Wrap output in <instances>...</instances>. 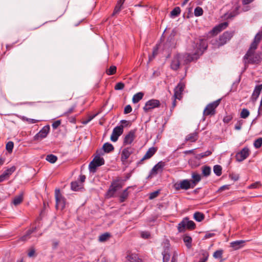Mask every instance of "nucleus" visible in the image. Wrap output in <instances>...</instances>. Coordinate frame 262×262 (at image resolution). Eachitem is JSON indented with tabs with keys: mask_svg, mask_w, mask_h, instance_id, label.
Masks as SVG:
<instances>
[{
	"mask_svg": "<svg viewBox=\"0 0 262 262\" xmlns=\"http://www.w3.org/2000/svg\"><path fill=\"white\" fill-rule=\"evenodd\" d=\"M207 47L208 44L206 40L199 39L196 43V49L193 53H186L184 55L177 54L173 57L170 65L171 68L173 70H177L180 64H186L197 59L207 49Z\"/></svg>",
	"mask_w": 262,
	"mask_h": 262,
	"instance_id": "1",
	"label": "nucleus"
},
{
	"mask_svg": "<svg viewBox=\"0 0 262 262\" xmlns=\"http://www.w3.org/2000/svg\"><path fill=\"white\" fill-rule=\"evenodd\" d=\"M262 39V32H259L255 35L253 41L252 42L250 47L244 56L245 62L256 63L259 61L257 56H254V51L256 49L258 43Z\"/></svg>",
	"mask_w": 262,
	"mask_h": 262,
	"instance_id": "2",
	"label": "nucleus"
},
{
	"mask_svg": "<svg viewBox=\"0 0 262 262\" xmlns=\"http://www.w3.org/2000/svg\"><path fill=\"white\" fill-rule=\"evenodd\" d=\"M232 31H226L221 35L218 39H212L211 43L214 48H219L229 41L233 35Z\"/></svg>",
	"mask_w": 262,
	"mask_h": 262,
	"instance_id": "3",
	"label": "nucleus"
},
{
	"mask_svg": "<svg viewBox=\"0 0 262 262\" xmlns=\"http://www.w3.org/2000/svg\"><path fill=\"white\" fill-rule=\"evenodd\" d=\"M104 164L103 158L99 157H95L93 160L90 162L89 165V169L91 172L94 173L96 172L97 168Z\"/></svg>",
	"mask_w": 262,
	"mask_h": 262,
	"instance_id": "4",
	"label": "nucleus"
},
{
	"mask_svg": "<svg viewBox=\"0 0 262 262\" xmlns=\"http://www.w3.org/2000/svg\"><path fill=\"white\" fill-rule=\"evenodd\" d=\"M195 227V224L192 221H189L187 218L184 219L181 222L178 226L179 232H182L184 231L185 228L189 229H193Z\"/></svg>",
	"mask_w": 262,
	"mask_h": 262,
	"instance_id": "5",
	"label": "nucleus"
},
{
	"mask_svg": "<svg viewBox=\"0 0 262 262\" xmlns=\"http://www.w3.org/2000/svg\"><path fill=\"white\" fill-rule=\"evenodd\" d=\"M221 99H218L208 104L203 112L204 116L214 115L215 113V109L219 105Z\"/></svg>",
	"mask_w": 262,
	"mask_h": 262,
	"instance_id": "6",
	"label": "nucleus"
},
{
	"mask_svg": "<svg viewBox=\"0 0 262 262\" xmlns=\"http://www.w3.org/2000/svg\"><path fill=\"white\" fill-rule=\"evenodd\" d=\"M55 197L56 200V208L61 210H63L65 206V201L64 197L60 193L59 189H55Z\"/></svg>",
	"mask_w": 262,
	"mask_h": 262,
	"instance_id": "7",
	"label": "nucleus"
},
{
	"mask_svg": "<svg viewBox=\"0 0 262 262\" xmlns=\"http://www.w3.org/2000/svg\"><path fill=\"white\" fill-rule=\"evenodd\" d=\"M176 190L180 189L187 190L190 188H193L194 187L192 185L191 181L188 180H183L180 182L176 183L174 185Z\"/></svg>",
	"mask_w": 262,
	"mask_h": 262,
	"instance_id": "8",
	"label": "nucleus"
},
{
	"mask_svg": "<svg viewBox=\"0 0 262 262\" xmlns=\"http://www.w3.org/2000/svg\"><path fill=\"white\" fill-rule=\"evenodd\" d=\"M160 105V102L159 100L150 99L146 102L145 106L143 107V110L145 112L147 113L155 108L159 107Z\"/></svg>",
	"mask_w": 262,
	"mask_h": 262,
	"instance_id": "9",
	"label": "nucleus"
},
{
	"mask_svg": "<svg viewBox=\"0 0 262 262\" xmlns=\"http://www.w3.org/2000/svg\"><path fill=\"white\" fill-rule=\"evenodd\" d=\"M50 126L46 125L33 137L34 141H39L46 138L49 133Z\"/></svg>",
	"mask_w": 262,
	"mask_h": 262,
	"instance_id": "10",
	"label": "nucleus"
},
{
	"mask_svg": "<svg viewBox=\"0 0 262 262\" xmlns=\"http://www.w3.org/2000/svg\"><path fill=\"white\" fill-rule=\"evenodd\" d=\"M123 125H121L115 127L113 130L111 136V140L113 142H116L118 137L123 133Z\"/></svg>",
	"mask_w": 262,
	"mask_h": 262,
	"instance_id": "11",
	"label": "nucleus"
},
{
	"mask_svg": "<svg viewBox=\"0 0 262 262\" xmlns=\"http://www.w3.org/2000/svg\"><path fill=\"white\" fill-rule=\"evenodd\" d=\"M249 155V149L247 147H244L241 151L235 156L236 159L238 162H242L245 160Z\"/></svg>",
	"mask_w": 262,
	"mask_h": 262,
	"instance_id": "12",
	"label": "nucleus"
},
{
	"mask_svg": "<svg viewBox=\"0 0 262 262\" xmlns=\"http://www.w3.org/2000/svg\"><path fill=\"white\" fill-rule=\"evenodd\" d=\"M121 187H122V185L118 181L114 182L112 184V185L108 190V195L111 197L112 196L114 195V194L115 193V192L117 190H118V189H119L120 188H121Z\"/></svg>",
	"mask_w": 262,
	"mask_h": 262,
	"instance_id": "13",
	"label": "nucleus"
},
{
	"mask_svg": "<svg viewBox=\"0 0 262 262\" xmlns=\"http://www.w3.org/2000/svg\"><path fill=\"white\" fill-rule=\"evenodd\" d=\"M184 87L185 85L184 83L182 82L179 83L174 89V93L173 97L180 100L181 98L182 93L184 91Z\"/></svg>",
	"mask_w": 262,
	"mask_h": 262,
	"instance_id": "14",
	"label": "nucleus"
},
{
	"mask_svg": "<svg viewBox=\"0 0 262 262\" xmlns=\"http://www.w3.org/2000/svg\"><path fill=\"white\" fill-rule=\"evenodd\" d=\"M132 154V150L130 148H125L123 149L121 154V161L123 164L126 162L127 159Z\"/></svg>",
	"mask_w": 262,
	"mask_h": 262,
	"instance_id": "15",
	"label": "nucleus"
},
{
	"mask_svg": "<svg viewBox=\"0 0 262 262\" xmlns=\"http://www.w3.org/2000/svg\"><path fill=\"white\" fill-rule=\"evenodd\" d=\"M262 90V84L256 85L251 97V100L252 102H255L259 97Z\"/></svg>",
	"mask_w": 262,
	"mask_h": 262,
	"instance_id": "16",
	"label": "nucleus"
},
{
	"mask_svg": "<svg viewBox=\"0 0 262 262\" xmlns=\"http://www.w3.org/2000/svg\"><path fill=\"white\" fill-rule=\"evenodd\" d=\"M164 166V162L162 161L158 162L151 169L150 171V174L156 175L158 172H162Z\"/></svg>",
	"mask_w": 262,
	"mask_h": 262,
	"instance_id": "17",
	"label": "nucleus"
},
{
	"mask_svg": "<svg viewBox=\"0 0 262 262\" xmlns=\"http://www.w3.org/2000/svg\"><path fill=\"white\" fill-rule=\"evenodd\" d=\"M135 138V131L130 130L125 136L123 143L124 145L130 144Z\"/></svg>",
	"mask_w": 262,
	"mask_h": 262,
	"instance_id": "18",
	"label": "nucleus"
},
{
	"mask_svg": "<svg viewBox=\"0 0 262 262\" xmlns=\"http://www.w3.org/2000/svg\"><path fill=\"white\" fill-rule=\"evenodd\" d=\"M228 24L227 22L221 23L219 25L214 27L211 31L210 33L213 35H216L222 31L223 29H225L228 26Z\"/></svg>",
	"mask_w": 262,
	"mask_h": 262,
	"instance_id": "19",
	"label": "nucleus"
},
{
	"mask_svg": "<svg viewBox=\"0 0 262 262\" xmlns=\"http://www.w3.org/2000/svg\"><path fill=\"white\" fill-rule=\"evenodd\" d=\"M127 262H142L138 255L136 253H129L126 256Z\"/></svg>",
	"mask_w": 262,
	"mask_h": 262,
	"instance_id": "20",
	"label": "nucleus"
},
{
	"mask_svg": "<svg viewBox=\"0 0 262 262\" xmlns=\"http://www.w3.org/2000/svg\"><path fill=\"white\" fill-rule=\"evenodd\" d=\"M36 229V227H34V228H33L32 229H29L28 230L26 234L22 236L21 237H20L19 239V241H22V242H25L26 241H27L28 239H29L31 237V234L33 232H34Z\"/></svg>",
	"mask_w": 262,
	"mask_h": 262,
	"instance_id": "21",
	"label": "nucleus"
},
{
	"mask_svg": "<svg viewBox=\"0 0 262 262\" xmlns=\"http://www.w3.org/2000/svg\"><path fill=\"white\" fill-rule=\"evenodd\" d=\"M245 241L243 240L236 241L230 243V246L234 250H237L243 246Z\"/></svg>",
	"mask_w": 262,
	"mask_h": 262,
	"instance_id": "22",
	"label": "nucleus"
},
{
	"mask_svg": "<svg viewBox=\"0 0 262 262\" xmlns=\"http://www.w3.org/2000/svg\"><path fill=\"white\" fill-rule=\"evenodd\" d=\"M156 149L155 147L150 148L146 152L144 157L141 159V161H143L146 159L150 158L156 152Z\"/></svg>",
	"mask_w": 262,
	"mask_h": 262,
	"instance_id": "23",
	"label": "nucleus"
},
{
	"mask_svg": "<svg viewBox=\"0 0 262 262\" xmlns=\"http://www.w3.org/2000/svg\"><path fill=\"white\" fill-rule=\"evenodd\" d=\"M83 188V184L75 181L71 183V189L74 191H78Z\"/></svg>",
	"mask_w": 262,
	"mask_h": 262,
	"instance_id": "24",
	"label": "nucleus"
},
{
	"mask_svg": "<svg viewBox=\"0 0 262 262\" xmlns=\"http://www.w3.org/2000/svg\"><path fill=\"white\" fill-rule=\"evenodd\" d=\"M192 178L193 179V180L190 181L193 187H194L196 184L200 181L201 179V177L200 174L197 173H193L192 174Z\"/></svg>",
	"mask_w": 262,
	"mask_h": 262,
	"instance_id": "25",
	"label": "nucleus"
},
{
	"mask_svg": "<svg viewBox=\"0 0 262 262\" xmlns=\"http://www.w3.org/2000/svg\"><path fill=\"white\" fill-rule=\"evenodd\" d=\"M198 139V134L196 133H193L188 135L185 138L186 141L195 142Z\"/></svg>",
	"mask_w": 262,
	"mask_h": 262,
	"instance_id": "26",
	"label": "nucleus"
},
{
	"mask_svg": "<svg viewBox=\"0 0 262 262\" xmlns=\"http://www.w3.org/2000/svg\"><path fill=\"white\" fill-rule=\"evenodd\" d=\"M144 96V94L142 92H139L133 96L132 101L134 103H138L140 100H141Z\"/></svg>",
	"mask_w": 262,
	"mask_h": 262,
	"instance_id": "27",
	"label": "nucleus"
},
{
	"mask_svg": "<svg viewBox=\"0 0 262 262\" xmlns=\"http://www.w3.org/2000/svg\"><path fill=\"white\" fill-rule=\"evenodd\" d=\"M183 241L185 243L186 247L188 248H190L191 247V242H192L191 237L189 235H185L183 236Z\"/></svg>",
	"mask_w": 262,
	"mask_h": 262,
	"instance_id": "28",
	"label": "nucleus"
},
{
	"mask_svg": "<svg viewBox=\"0 0 262 262\" xmlns=\"http://www.w3.org/2000/svg\"><path fill=\"white\" fill-rule=\"evenodd\" d=\"M23 200V194L21 193L14 197L13 200V203L14 205L17 206L20 204Z\"/></svg>",
	"mask_w": 262,
	"mask_h": 262,
	"instance_id": "29",
	"label": "nucleus"
},
{
	"mask_svg": "<svg viewBox=\"0 0 262 262\" xmlns=\"http://www.w3.org/2000/svg\"><path fill=\"white\" fill-rule=\"evenodd\" d=\"M103 149L105 152H109L114 149L113 145L109 143H105L103 145Z\"/></svg>",
	"mask_w": 262,
	"mask_h": 262,
	"instance_id": "30",
	"label": "nucleus"
},
{
	"mask_svg": "<svg viewBox=\"0 0 262 262\" xmlns=\"http://www.w3.org/2000/svg\"><path fill=\"white\" fill-rule=\"evenodd\" d=\"M193 218L198 222H201L204 219V215L201 212H196L194 213Z\"/></svg>",
	"mask_w": 262,
	"mask_h": 262,
	"instance_id": "31",
	"label": "nucleus"
},
{
	"mask_svg": "<svg viewBox=\"0 0 262 262\" xmlns=\"http://www.w3.org/2000/svg\"><path fill=\"white\" fill-rule=\"evenodd\" d=\"M16 170V167L14 166H12L11 167L8 168L6 169L4 172L3 174L6 177V178L9 177L10 175L12 174L13 172L15 171Z\"/></svg>",
	"mask_w": 262,
	"mask_h": 262,
	"instance_id": "32",
	"label": "nucleus"
},
{
	"mask_svg": "<svg viewBox=\"0 0 262 262\" xmlns=\"http://www.w3.org/2000/svg\"><path fill=\"white\" fill-rule=\"evenodd\" d=\"M46 160L51 163H54L57 160V157L52 154L48 155L46 156Z\"/></svg>",
	"mask_w": 262,
	"mask_h": 262,
	"instance_id": "33",
	"label": "nucleus"
},
{
	"mask_svg": "<svg viewBox=\"0 0 262 262\" xmlns=\"http://www.w3.org/2000/svg\"><path fill=\"white\" fill-rule=\"evenodd\" d=\"M222 168L220 165H216L213 167V171L217 176H220L222 174Z\"/></svg>",
	"mask_w": 262,
	"mask_h": 262,
	"instance_id": "34",
	"label": "nucleus"
},
{
	"mask_svg": "<svg viewBox=\"0 0 262 262\" xmlns=\"http://www.w3.org/2000/svg\"><path fill=\"white\" fill-rule=\"evenodd\" d=\"M181 12V9L179 7H175L170 12L171 17H176L178 16Z\"/></svg>",
	"mask_w": 262,
	"mask_h": 262,
	"instance_id": "35",
	"label": "nucleus"
},
{
	"mask_svg": "<svg viewBox=\"0 0 262 262\" xmlns=\"http://www.w3.org/2000/svg\"><path fill=\"white\" fill-rule=\"evenodd\" d=\"M210 172L211 168L210 167L207 166L202 167V173L204 176H208L210 174Z\"/></svg>",
	"mask_w": 262,
	"mask_h": 262,
	"instance_id": "36",
	"label": "nucleus"
},
{
	"mask_svg": "<svg viewBox=\"0 0 262 262\" xmlns=\"http://www.w3.org/2000/svg\"><path fill=\"white\" fill-rule=\"evenodd\" d=\"M110 237V234L108 233H105L100 235L99 237V241L100 242H103L106 241Z\"/></svg>",
	"mask_w": 262,
	"mask_h": 262,
	"instance_id": "37",
	"label": "nucleus"
},
{
	"mask_svg": "<svg viewBox=\"0 0 262 262\" xmlns=\"http://www.w3.org/2000/svg\"><path fill=\"white\" fill-rule=\"evenodd\" d=\"M203 14V10L200 7H197L195 8L194 11V14L195 16H200Z\"/></svg>",
	"mask_w": 262,
	"mask_h": 262,
	"instance_id": "38",
	"label": "nucleus"
},
{
	"mask_svg": "<svg viewBox=\"0 0 262 262\" xmlns=\"http://www.w3.org/2000/svg\"><path fill=\"white\" fill-rule=\"evenodd\" d=\"M249 111L247 108H243L241 113V117L243 119H246L249 116Z\"/></svg>",
	"mask_w": 262,
	"mask_h": 262,
	"instance_id": "39",
	"label": "nucleus"
},
{
	"mask_svg": "<svg viewBox=\"0 0 262 262\" xmlns=\"http://www.w3.org/2000/svg\"><path fill=\"white\" fill-rule=\"evenodd\" d=\"M116 69L117 68L116 66H112L106 70V74L108 75H113L116 72Z\"/></svg>",
	"mask_w": 262,
	"mask_h": 262,
	"instance_id": "40",
	"label": "nucleus"
},
{
	"mask_svg": "<svg viewBox=\"0 0 262 262\" xmlns=\"http://www.w3.org/2000/svg\"><path fill=\"white\" fill-rule=\"evenodd\" d=\"M14 147V143L12 141H9L6 146V149L9 152H12Z\"/></svg>",
	"mask_w": 262,
	"mask_h": 262,
	"instance_id": "41",
	"label": "nucleus"
},
{
	"mask_svg": "<svg viewBox=\"0 0 262 262\" xmlns=\"http://www.w3.org/2000/svg\"><path fill=\"white\" fill-rule=\"evenodd\" d=\"M128 188L125 189L120 195V201L121 202H123L127 199V198L128 196V192H127Z\"/></svg>",
	"mask_w": 262,
	"mask_h": 262,
	"instance_id": "42",
	"label": "nucleus"
},
{
	"mask_svg": "<svg viewBox=\"0 0 262 262\" xmlns=\"http://www.w3.org/2000/svg\"><path fill=\"white\" fill-rule=\"evenodd\" d=\"M262 145V138L257 139L254 142V146L256 148H259Z\"/></svg>",
	"mask_w": 262,
	"mask_h": 262,
	"instance_id": "43",
	"label": "nucleus"
},
{
	"mask_svg": "<svg viewBox=\"0 0 262 262\" xmlns=\"http://www.w3.org/2000/svg\"><path fill=\"white\" fill-rule=\"evenodd\" d=\"M223 251L222 250H219L215 251L213 253V257L215 258H221L222 257Z\"/></svg>",
	"mask_w": 262,
	"mask_h": 262,
	"instance_id": "44",
	"label": "nucleus"
},
{
	"mask_svg": "<svg viewBox=\"0 0 262 262\" xmlns=\"http://www.w3.org/2000/svg\"><path fill=\"white\" fill-rule=\"evenodd\" d=\"M261 187V184L259 182H256L251 184L248 186L249 189H258Z\"/></svg>",
	"mask_w": 262,
	"mask_h": 262,
	"instance_id": "45",
	"label": "nucleus"
},
{
	"mask_svg": "<svg viewBox=\"0 0 262 262\" xmlns=\"http://www.w3.org/2000/svg\"><path fill=\"white\" fill-rule=\"evenodd\" d=\"M211 154V152L209 150H207L204 152L201 153L200 154L197 155L196 158L198 159H201L204 157L208 156Z\"/></svg>",
	"mask_w": 262,
	"mask_h": 262,
	"instance_id": "46",
	"label": "nucleus"
},
{
	"mask_svg": "<svg viewBox=\"0 0 262 262\" xmlns=\"http://www.w3.org/2000/svg\"><path fill=\"white\" fill-rule=\"evenodd\" d=\"M158 50V47H156L155 48H154V49H153L152 55H151L149 56V61L152 60L155 57V56L157 55Z\"/></svg>",
	"mask_w": 262,
	"mask_h": 262,
	"instance_id": "47",
	"label": "nucleus"
},
{
	"mask_svg": "<svg viewBox=\"0 0 262 262\" xmlns=\"http://www.w3.org/2000/svg\"><path fill=\"white\" fill-rule=\"evenodd\" d=\"M163 262H168L170 259V255L167 251L162 253Z\"/></svg>",
	"mask_w": 262,
	"mask_h": 262,
	"instance_id": "48",
	"label": "nucleus"
},
{
	"mask_svg": "<svg viewBox=\"0 0 262 262\" xmlns=\"http://www.w3.org/2000/svg\"><path fill=\"white\" fill-rule=\"evenodd\" d=\"M121 8L122 6H119V4L117 3L116 7H115L112 15L114 16L118 14L121 11Z\"/></svg>",
	"mask_w": 262,
	"mask_h": 262,
	"instance_id": "49",
	"label": "nucleus"
},
{
	"mask_svg": "<svg viewBox=\"0 0 262 262\" xmlns=\"http://www.w3.org/2000/svg\"><path fill=\"white\" fill-rule=\"evenodd\" d=\"M159 193H160L159 190H157V191L151 192L149 194V199L152 200V199L156 198V197H157L158 196Z\"/></svg>",
	"mask_w": 262,
	"mask_h": 262,
	"instance_id": "50",
	"label": "nucleus"
},
{
	"mask_svg": "<svg viewBox=\"0 0 262 262\" xmlns=\"http://www.w3.org/2000/svg\"><path fill=\"white\" fill-rule=\"evenodd\" d=\"M124 87V84L122 82H118L115 86V89L116 90H121Z\"/></svg>",
	"mask_w": 262,
	"mask_h": 262,
	"instance_id": "51",
	"label": "nucleus"
},
{
	"mask_svg": "<svg viewBox=\"0 0 262 262\" xmlns=\"http://www.w3.org/2000/svg\"><path fill=\"white\" fill-rule=\"evenodd\" d=\"M132 111V107L130 105H126L124 110V113L125 114L130 113Z\"/></svg>",
	"mask_w": 262,
	"mask_h": 262,
	"instance_id": "52",
	"label": "nucleus"
},
{
	"mask_svg": "<svg viewBox=\"0 0 262 262\" xmlns=\"http://www.w3.org/2000/svg\"><path fill=\"white\" fill-rule=\"evenodd\" d=\"M243 123L242 120L238 121L235 125V129L236 130H240L242 128Z\"/></svg>",
	"mask_w": 262,
	"mask_h": 262,
	"instance_id": "53",
	"label": "nucleus"
},
{
	"mask_svg": "<svg viewBox=\"0 0 262 262\" xmlns=\"http://www.w3.org/2000/svg\"><path fill=\"white\" fill-rule=\"evenodd\" d=\"M232 119V117L231 115H228L225 116L223 119V121L225 123H229Z\"/></svg>",
	"mask_w": 262,
	"mask_h": 262,
	"instance_id": "54",
	"label": "nucleus"
},
{
	"mask_svg": "<svg viewBox=\"0 0 262 262\" xmlns=\"http://www.w3.org/2000/svg\"><path fill=\"white\" fill-rule=\"evenodd\" d=\"M35 253V250L34 248H32L29 250V252L28 253V255L30 257H33L34 256Z\"/></svg>",
	"mask_w": 262,
	"mask_h": 262,
	"instance_id": "55",
	"label": "nucleus"
},
{
	"mask_svg": "<svg viewBox=\"0 0 262 262\" xmlns=\"http://www.w3.org/2000/svg\"><path fill=\"white\" fill-rule=\"evenodd\" d=\"M141 236L144 238H148L150 237V233L147 231L142 232Z\"/></svg>",
	"mask_w": 262,
	"mask_h": 262,
	"instance_id": "56",
	"label": "nucleus"
},
{
	"mask_svg": "<svg viewBox=\"0 0 262 262\" xmlns=\"http://www.w3.org/2000/svg\"><path fill=\"white\" fill-rule=\"evenodd\" d=\"M60 120H57L53 122L52 124V127L53 128L55 129L57 128L60 124Z\"/></svg>",
	"mask_w": 262,
	"mask_h": 262,
	"instance_id": "57",
	"label": "nucleus"
},
{
	"mask_svg": "<svg viewBox=\"0 0 262 262\" xmlns=\"http://www.w3.org/2000/svg\"><path fill=\"white\" fill-rule=\"evenodd\" d=\"M76 107V104H74L73 105L71 108H70L67 111V114H71L74 112V110Z\"/></svg>",
	"mask_w": 262,
	"mask_h": 262,
	"instance_id": "58",
	"label": "nucleus"
},
{
	"mask_svg": "<svg viewBox=\"0 0 262 262\" xmlns=\"http://www.w3.org/2000/svg\"><path fill=\"white\" fill-rule=\"evenodd\" d=\"M173 101H172V106H171V107L170 108V111H172V110L175 107V106H176V99H175L174 97H173Z\"/></svg>",
	"mask_w": 262,
	"mask_h": 262,
	"instance_id": "59",
	"label": "nucleus"
},
{
	"mask_svg": "<svg viewBox=\"0 0 262 262\" xmlns=\"http://www.w3.org/2000/svg\"><path fill=\"white\" fill-rule=\"evenodd\" d=\"M68 120L69 122L74 123L76 122V117L75 116H71L68 118Z\"/></svg>",
	"mask_w": 262,
	"mask_h": 262,
	"instance_id": "60",
	"label": "nucleus"
},
{
	"mask_svg": "<svg viewBox=\"0 0 262 262\" xmlns=\"http://www.w3.org/2000/svg\"><path fill=\"white\" fill-rule=\"evenodd\" d=\"M85 179L86 177L84 175H80L79 177L80 183L82 184L85 181Z\"/></svg>",
	"mask_w": 262,
	"mask_h": 262,
	"instance_id": "61",
	"label": "nucleus"
},
{
	"mask_svg": "<svg viewBox=\"0 0 262 262\" xmlns=\"http://www.w3.org/2000/svg\"><path fill=\"white\" fill-rule=\"evenodd\" d=\"M254 0H242V3L244 5H247L252 3Z\"/></svg>",
	"mask_w": 262,
	"mask_h": 262,
	"instance_id": "62",
	"label": "nucleus"
},
{
	"mask_svg": "<svg viewBox=\"0 0 262 262\" xmlns=\"http://www.w3.org/2000/svg\"><path fill=\"white\" fill-rule=\"evenodd\" d=\"M208 259V255L206 256H204L203 258H201L199 262H206Z\"/></svg>",
	"mask_w": 262,
	"mask_h": 262,
	"instance_id": "63",
	"label": "nucleus"
},
{
	"mask_svg": "<svg viewBox=\"0 0 262 262\" xmlns=\"http://www.w3.org/2000/svg\"><path fill=\"white\" fill-rule=\"evenodd\" d=\"M6 178V177H5L3 174H1L0 176V182H3Z\"/></svg>",
	"mask_w": 262,
	"mask_h": 262,
	"instance_id": "64",
	"label": "nucleus"
}]
</instances>
